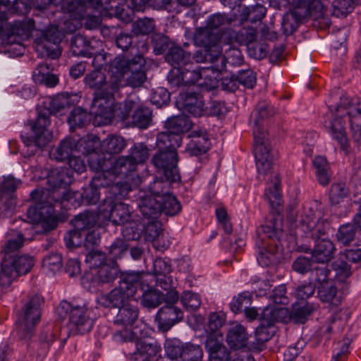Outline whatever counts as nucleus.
I'll list each match as a JSON object with an SVG mask.
<instances>
[{
	"mask_svg": "<svg viewBox=\"0 0 361 361\" xmlns=\"http://www.w3.org/2000/svg\"><path fill=\"white\" fill-rule=\"evenodd\" d=\"M47 5H61L63 11L69 13L75 18H80L85 15V6L78 0H47Z\"/></svg>",
	"mask_w": 361,
	"mask_h": 361,
	"instance_id": "46",
	"label": "nucleus"
},
{
	"mask_svg": "<svg viewBox=\"0 0 361 361\" xmlns=\"http://www.w3.org/2000/svg\"><path fill=\"white\" fill-rule=\"evenodd\" d=\"M313 166L318 183L323 186L328 185L331 181V174L326 159L322 156L316 157L313 160Z\"/></svg>",
	"mask_w": 361,
	"mask_h": 361,
	"instance_id": "42",
	"label": "nucleus"
},
{
	"mask_svg": "<svg viewBox=\"0 0 361 361\" xmlns=\"http://www.w3.org/2000/svg\"><path fill=\"white\" fill-rule=\"evenodd\" d=\"M75 138L66 137L62 140L54 150L51 152L52 159L63 161L70 159L73 151H75Z\"/></svg>",
	"mask_w": 361,
	"mask_h": 361,
	"instance_id": "41",
	"label": "nucleus"
},
{
	"mask_svg": "<svg viewBox=\"0 0 361 361\" xmlns=\"http://www.w3.org/2000/svg\"><path fill=\"white\" fill-rule=\"evenodd\" d=\"M137 166L128 155L119 156L112 163L109 172L114 176L126 177L137 171Z\"/></svg>",
	"mask_w": 361,
	"mask_h": 361,
	"instance_id": "30",
	"label": "nucleus"
},
{
	"mask_svg": "<svg viewBox=\"0 0 361 361\" xmlns=\"http://www.w3.org/2000/svg\"><path fill=\"white\" fill-rule=\"evenodd\" d=\"M98 219L97 214L92 211H85L76 215L73 219V225L75 229L85 231L93 228Z\"/></svg>",
	"mask_w": 361,
	"mask_h": 361,
	"instance_id": "48",
	"label": "nucleus"
},
{
	"mask_svg": "<svg viewBox=\"0 0 361 361\" xmlns=\"http://www.w3.org/2000/svg\"><path fill=\"white\" fill-rule=\"evenodd\" d=\"M288 314L286 308L266 307L263 309L259 319H263L270 324L275 325V322H283Z\"/></svg>",
	"mask_w": 361,
	"mask_h": 361,
	"instance_id": "54",
	"label": "nucleus"
},
{
	"mask_svg": "<svg viewBox=\"0 0 361 361\" xmlns=\"http://www.w3.org/2000/svg\"><path fill=\"white\" fill-rule=\"evenodd\" d=\"M275 114L274 106L264 102L257 104L256 109L252 112L250 122H253L254 129V153L256 159V166L259 178L267 180L266 176L271 173L272 169L274 155L271 151V146L267 133L263 127L264 121Z\"/></svg>",
	"mask_w": 361,
	"mask_h": 361,
	"instance_id": "3",
	"label": "nucleus"
},
{
	"mask_svg": "<svg viewBox=\"0 0 361 361\" xmlns=\"http://www.w3.org/2000/svg\"><path fill=\"white\" fill-rule=\"evenodd\" d=\"M73 181V176L68 169L56 168L47 176L49 188H68Z\"/></svg>",
	"mask_w": 361,
	"mask_h": 361,
	"instance_id": "32",
	"label": "nucleus"
},
{
	"mask_svg": "<svg viewBox=\"0 0 361 361\" xmlns=\"http://www.w3.org/2000/svg\"><path fill=\"white\" fill-rule=\"evenodd\" d=\"M152 121V112L149 108L143 106H135L132 115V123L134 126L146 129L149 127Z\"/></svg>",
	"mask_w": 361,
	"mask_h": 361,
	"instance_id": "49",
	"label": "nucleus"
},
{
	"mask_svg": "<svg viewBox=\"0 0 361 361\" xmlns=\"http://www.w3.org/2000/svg\"><path fill=\"white\" fill-rule=\"evenodd\" d=\"M318 296L323 302L334 305H338L341 302L340 297L338 296V289L332 281L318 286Z\"/></svg>",
	"mask_w": 361,
	"mask_h": 361,
	"instance_id": "47",
	"label": "nucleus"
},
{
	"mask_svg": "<svg viewBox=\"0 0 361 361\" xmlns=\"http://www.w3.org/2000/svg\"><path fill=\"white\" fill-rule=\"evenodd\" d=\"M75 151L88 157L97 152L101 147L99 137L92 134L87 135L78 140L75 139Z\"/></svg>",
	"mask_w": 361,
	"mask_h": 361,
	"instance_id": "36",
	"label": "nucleus"
},
{
	"mask_svg": "<svg viewBox=\"0 0 361 361\" xmlns=\"http://www.w3.org/2000/svg\"><path fill=\"white\" fill-rule=\"evenodd\" d=\"M165 59L174 68L182 69L190 63L191 54L180 47L174 46L169 49Z\"/></svg>",
	"mask_w": 361,
	"mask_h": 361,
	"instance_id": "31",
	"label": "nucleus"
},
{
	"mask_svg": "<svg viewBox=\"0 0 361 361\" xmlns=\"http://www.w3.org/2000/svg\"><path fill=\"white\" fill-rule=\"evenodd\" d=\"M89 121L87 113L81 107L74 108L70 113L67 121L73 131L75 128L84 127Z\"/></svg>",
	"mask_w": 361,
	"mask_h": 361,
	"instance_id": "56",
	"label": "nucleus"
},
{
	"mask_svg": "<svg viewBox=\"0 0 361 361\" xmlns=\"http://www.w3.org/2000/svg\"><path fill=\"white\" fill-rule=\"evenodd\" d=\"M314 240L315 245L311 252L314 262L324 264L330 262L336 250L334 243L320 238Z\"/></svg>",
	"mask_w": 361,
	"mask_h": 361,
	"instance_id": "24",
	"label": "nucleus"
},
{
	"mask_svg": "<svg viewBox=\"0 0 361 361\" xmlns=\"http://www.w3.org/2000/svg\"><path fill=\"white\" fill-rule=\"evenodd\" d=\"M355 0H334L332 3V14L337 18L346 17L353 10Z\"/></svg>",
	"mask_w": 361,
	"mask_h": 361,
	"instance_id": "64",
	"label": "nucleus"
},
{
	"mask_svg": "<svg viewBox=\"0 0 361 361\" xmlns=\"http://www.w3.org/2000/svg\"><path fill=\"white\" fill-rule=\"evenodd\" d=\"M34 264L33 257L28 255L4 256L1 263L0 286L8 287L16 278L29 273Z\"/></svg>",
	"mask_w": 361,
	"mask_h": 361,
	"instance_id": "11",
	"label": "nucleus"
},
{
	"mask_svg": "<svg viewBox=\"0 0 361 361\" xmlns=\"http://www.w3.org/2000/svg\"><path fill=\"white\" fill-rule=\"evenodd\" d=\"M340 99L339 104H333L331 99L328 102L329 109L339 116L349 117L353 140L357 144L361 140V105L351 104L350 98L345 95L336 96L335 100Z\"/></svg>",
	"mask_w": 361,
	"mask_h": 361,
	"instance_id": "13",
	"label": "nucleus"
},
{
	"mask_svg": "<svg viewBox=\"0 0 361 361\" xmlns=\"http://www.w3.org/2000/svg\"><path fill=\"white\" fill-rule=\"evenodd\" d=\"M100 194L99 190L90 183L87 187L83 188L82 192L74 191L73 193L74 200L72 202V205L79 207L82 204H96L99 200Z\"/></svg>",
	"mask_w": 361,
	"mask_h": 361,
	"instance_id": "29",
	"label": "nucleus"
},
{
	"mask_svg": "<svg viewBox=\"0 0 361 361\" xmlns=\"http://www.w3.org/2000/svg\"><path fill=\"white\" fill-rule=\"evenodd\" d=\"M47 206H52L54 209L56 204L61 205L64 202H73V191L68 190V188H49L47 189Z\"/></svg>",
	"mask_w": 361,
	"mask_h": 361,
	"instance_id": "37",
	"label": "nucleus"
},
{
	"mask_svg": "<svg viewBox=\"0 0 361 361\" xmlns=\"http://www.w3.org/2000/svg\"><path fill=\"white\" fill-rule=\"evenodd\" d=\"M283 234V221L279 214H270L264 224L257 229V260L262 266H269L274 262Z\"/></svg>",
	"mask_w": 361,
	"mask_h": 361,
	"instance_id": "6",
	"label": "nucleus"
},
{
	"mask_svg": "<svg viewBox=\"0 0 361 361\" xmlns=\"http://www.w3.org/2000/svg\"><path fill=\"white\" fill-rule=\"evenodd\" d=\"M332 120L329 122V128H330L331 133L334 139H335L341 146L342 150L346 154L360 150V142L357 144L354 142L355 145L353 147H351L347 137L345 130V121L343 120L344 116H339L334 112L331 111ZM353 142H355L353 140Z\"/></svg>",
	"mask_w": 361,
	"mask_h": 361,
	"instance_id": "16",
	"label": "nucleus"
},
{
	"mask_svg": "<svg viewBox=\"0 0 361 361\" xmlns=\"http://www.w3.org/2000/svg\"><path fill=\"white\" fill-rule=\"evenodd\" d=\"M20 183V180L9 176L4 178L0 185V202H4L2 206H0L2 214H7V212L15 206L16 201L13 194Z\"/></svg>",
	"mask_w": 361,
	"mask_h": 361,
	"instance_id": "20",
	"label": "nucleus"
},
{
	"mask_svg": "<svg viewBox=\"0 0 361 361\" xmlns=\"http://www.w3.org/2000/svg\"><path fill=\"white\" fill-rule=\"evenodd\" d=\"M121 272L117 265L105 264L92 271V281L99 286L109 284L113 283L116 279H119Z\"/></svg>",
	"mask_w": 361,
	"mask_h": 361,
	"instance_id": "26",
	"label": "nucleus"
},
{
	"mask_svg": "<svg viewBox=\"0 0 361 361\" xmlns=\"http://www.w3.org/2000/svg\"><path fill=\"white\" fill-rule=\"evenodd\" d=\"M93 47L91 42L85 36L78 34L72 37L71 51L75 56H91Z\"/></svg>",
	"mask_w": 361,
	"mask_h": 361,
	"instance_id": "43",
	"label": "nucleus"
},
{
	"mask_svg": "<svg viewBox=\"0 0 361 361\" xmlns=\"http://www.w3.org/2000/svg\"><path fill=\"white\" fill-rule=\"evenodd\" d=\"M114 225H123L133 219L132 214L128 204L119 202L109 219Z\"/></svg>",
	"mask_w": 361,
	"mask_h": 361,
	"instance_id": "55",
	"label": "nucleus"
},
{
	"mask_svg": "<svg viewBox=\"0 0 361 361\" xmlns=\"http://www.w3.org/2000/svg\"><path fill=\"white\" fill-rule=\"evenodd\" d=\"M228 109L226 103L219 99H212L204 106L203 116H215L219 118L224 117L228 113Z\"/></svg>",
	"mask_w": 361,
	"mask_h": 361,
	"instance_id": "58",
	"label": "nucleus"
},
{
	"mask_svg": "<svg viewBox=\"0 0 361 361\" xmlns=\"http://www.w3.org/2000/svg\"><path fill=\"white\" fill-rule=\"evenodd\" d=\"M145 274L144 271H123L119 276L118 286L107 294L101 295L97 300L99 305L115 310L132 302L137 288L144 289L142 281Z\"/></svg>",
	"mask_w": 361,
	"mask_h": 361,
	"instance_id": "8",
	"label": "nucleus"
},
{
	"mask_svg": "<svg viewBox=\"0 0 361 361\" xmlns=\"http://www.w3.org/2000/svg\"><path fill=\"white\" fill-rule=\"evenodd\" d=\"M260 320V324L255 330V342L253 343L254 348L257 350H263L264 343L269 341L276 333L275 325L270 324L263 319Z\"/></svg>",
	"mask_w": 361,
	"mask_h": 361,
	"instance_id": "34",
	"label": "nucleus"
},
{
	"mask_svg": "<svg viewBox=\"0 0 361 361\" xmlns=\"http://www.w3.org/2000/svg\"><path fill=\"white\" fill-rule=\"evenodd\" d=\"M158 150L153 154L151 163L157 172L162 173L171 180L180 181V175L177 166L178 156L177 148L181 145V140L177 135L158 133L157 137Z\"/></svg>",
	"mask_w": 361,
	"mask_h": 361,
	"instance_id": "7",
	"label": "nucleus"
},
{
	"mask_svg": "<svg viewBox=\"0 0 361 361\" xmlns=\"http://www.w3.org/2000/svg\"><path fill=\"white\" fill-rule=\"evenodd\" d=\"M35 21L32 19H28L23 21H15L11 29V34L8 36V40L16 39L19 41L28 39L31 36L34 29Z\"/></svg>",
	"mask_w": 361,
	"mask_h": 361,
	"instance_id": "33",
	"label": "nucleus"
},
{
	"mask_svg": "<svg viewBox=\"0 0 361 361\" xmlns=\"http://www.w3.org/2000/svg\"><path fill=\"white\" fill-rule=\"evenodd\" d=\"M114 317L112 322L114 325L122 326L123 330L117 331L114 334V338L118 342H127L135 338V333L128 327L131 326L137 320L139 317V308L133 304L126 303L114 310L112 312Z\"/></svg>",
	"mask_w": 361,
	"mask_h": 361,
	"instance_id": "12",
	"label": "nucleus"
},
{
	"mask_svg": "<svg viewBox=\"0 0 361 361\" xmlns=\"http://www.w3.org/2000/svg\"><path fill=\"white\" fill-rule=\"evenodd\" d=\"M56 313L62 320L69 317V335L85 334L90 332L93 326L92 311L85 305L73 306L68 301L63 300L56 308Z\"/></svg>",
	"mask_w": 361,
	"mask_h": 361,
	"instance_id": "9",
	"label": "nucleus"
},
{
	"mask_svg": "<svg viewBox=\"0 0 361 361\" xmlns=\"http://www.w3.org/2000/svg\"><path fill=\"white\" fill-rule=\"evenodd\" d=\"M317 307L318 305L310 302L302 305H294L289 314L290 319L295 324H305Z\"/></svg>",
	"mask_w": 361,
	"mask_h": 361,
	"instance_id": "40",
	"label": "nucleus"
},
{
	"mask_svg": "<svg viewBox=\"0 0 361 361\" xmlns=\"http://www.w3.org/2000/svg\"><path fill=\"white\" fill-rule=\"evenodd\" d=\"M131 345H135V350L134 351L126 350L129 358L132 360L137 361L139 357H144V359H150L157 355L161 350L160 346L157 345L156 343L149 341L145 339H138L137 336L135 334V338L132 341H128Z\"/></svg>",
	"mask_w": 361,
	"mask_h": 361,
	"instance_id": "19",
	"label": "nucleus"
},
{
	"mask_svg": "<svg viewBox=\"0 0 361 361\" xmlns=\"http://www.w3.org/2000/svg\"><path fill=\"white\" fill-rule=\"evenodd\" d=\"M205 347L209 355V361H228L230 352L217 338H213L212 335L207 336Z\"/></svg>",
	"mask_w": 361,
	"mask_h": 361,
	"instance_id": "28",
	"label": "nucleus"
},
{
	"mask_svg": "<svg viewBox=\"0 0 361 361\" xmlns=\"http://www.w3.org/2000/svg\"><path fill=\"white\" fill-rule=\"evenodd\" d=\"M323 4L319 0H293L288 13L302 23L312 15L320 14Z\"/></svg>",
	"mask_w": 361,
	"mask_h": 361,
	"instance_id": "18",
	"label": "nucleus"
},
{
	"mask_svg": "<svg viewBox=\"0 0 361 361\" xmlns=\"http://www.w3.org/2000/svg\"><path fill=\"white\" fill-rule=\"evenodd\" d=\"M182 350V361H202L203 358V350L200 345L186 343Z\"/></svg>",
	"mask_w": 361,
	"mask_h": 361,
	"instance_id": "62",
	"label": "nucleus"
},
{
	"mask_svg": "<svg viewBox=\"0 0 361 361\" xmlns=\"http://www.w3.org/2000/svg\"><path fill=\"white\" fill-rule=\"evenodd\" d=\"M177 104L179 109L194 116L200 117L204 114L205 104L200 92L186 91L180 93Z\"/></svg>",
	"mask_w": 361,
	"mask_h": 361,
	"instance_id": "15",
	"label": "nucleus"
},
{
	"mask_svg": "<svg viewBox=\"0 0 361 361\" xmlns=\"http://www.w3.org/2000/svg\"><path fill=\"white\" fill-rule=\"evenodd\" d=\"M25 241V238L21 232L13 231V236L8 237L2 247V252L5 255H12L11 253L20 250Z\"/></svg>",
	"mask_w": 361,
	"mask_h": 361,
	"instance_id": "59",
	"label": "nucleus"
},
{
	"mask_svg": "<svg viewBox=\"0 0 361 361\" xmlns=\"http://www.w3.org/2000/svg\"><path fill=\"white\" fill-rule=\"evenodd\" d=\"M244 58L238 48L230 47L222 54L221 48L219 49V57L216 65L213 66L214 71L221 73L226 69V63L238 66L243 63Z\"/></svg>",
	"mask_w": 361,
	"mask_h": 361,
	"instance_id": "27",
	"label": "nucleus"
},
{
	"mask_svg": "<svg viewBox=\"0 0 361 361\" xmlns=\"http://www.w3.org/2000/svg\"><path fill=\"white\" fill-rule=\"evenodd\" d=\"M275 178L276 180L266 189L264 193L265 198L268 200L272 208L281 205V202L280 180L278 179L277 175H275Z\"/></svg>",
	"mask_w": 361,
	"mask_h": 361,
	"instance_id": "63",
	"label": "nucleus"
},
{
	"mask_svg": "<svg viewBox=\"0 0 361 361\" xmlns=\"http://www.w3.org/2000/svg\"><path fill=\"white\" fill-rule=\"evenodd\" d=\"M267 13V8L262 4L256 3L250 6H245L240 13L241 21L256 23L262 20Z\"/></svg>",
	"mask_w": 361,
	"mask_h": 361,
	"instance_id": "50",
	"label": "nucleus"
},
{
	"mask_svg": "<svg viewBox=\"0 0 361 361\" xmlns=\"http://www.w3.org/2000/svg\"><path fill=\"white\" fill-rule=\"evenodd\" d=\"M84 81L87 86L94 90L90 109L91 114L94 116L109 114L111 111V106L114 102V93L121 87L119 77L113 75L106 80L103 72L100 70H94L86 75Z\"/></svg>",
	"mask_w": 361,
	"mask_h": 361,
	"instance_id": "5",
	"label": "nucleus"
},
{
	"mask_svg": "<svg viewBox=\"0 0 361 361\" xmlns=\"http://www.w3.org/2000/svg\"><path fill=\"white\" fill-rule=\"evenodd\" d=\"M63 35L59 30L57 26L51 25L49 27L42 35L41 40L42 42V47L45 50L46 54L51 59H56L59 57L61 52L53 47H49L47 43H51L54 46L59 44Z\"/></svg>",
	"mask_w": 361,
	"mask_h": 361,
	"instance_id": "22",
	"label": "nucleus"
},
{
	"mask_svg": "<svg viewBox=\"0 0 361 361\" xmlns=\"http://www.w3.org/2000/svg\"><path fill=\"white\" fill-rule=\"evenodd\" d=\"M128 152V156L137 166L145 163L149 157V149L143 142L135 143Z\"/></svg>",
	"mask_w": 361,
	"mask_h": 361,
	"instance_id": "57",
	"label": "nucleus"
},
{
	"mask_svg": "<svg viewBox=\"0 0 361 361\" xmlns=\"http://www.w3.org/2000/svg\"><path fill=\"white\" fill-rule=\"evenodd\" d=\"M54 209L52 206H47L44 202H35L30 205L26 212V221L31 224H38L45 215L53 214Z\"/></svg>",
	"mask_w": 361,
	"mask_h": 361,
	"instance_id": "39",
	"label": "nucleus"
},
{
	"mask_svg": "<svg viewBox=\"0 0 361 361\" xmlns=\"http://www.w3.org/2000/svg\"><path fill=\"white\" fill-rule=\"evenodd\" d=\"M111 106V111L109 114L99 116L100 117H105L110 118L112 116L117 117L121 121H125L128 118L130 114L135 109L136 102L130 99L125 100L123 103L119 104V106L112 111V106ZM97 117L98 116H95Z\"/></svg>",
	"mask_w": 361,
	"mask_h": 361,
	"instance_id": "53",
	"label": "nucleus"
},
{
	"mask_svg": "<svg viewBox=\"0 0 361 361\" xmlns=\"http://www.w3.org/2000/svg\"><path fill=\"white\" fill-rule=\"evenodd\" d=\"M137 204L142 215L147 219L156 220L161 213V202L151 195L140 194Z\"/></svg>",
	"mask_w": 361,
	"mask_h": 361,
	"instance_id": "21",
	"label": "nucleus"
},
{
	"mask_svg": "<svg viewBox=\"0 0 361 361\" xmlns=\"http://www.w3.org/2000/svg\"><path fill=\"white\" fill-rule=\"evenodd\" d=\"M161 206V212L167 216L177 215L181 210V204L176 196L172 193L159 200Z\"/></svg>",
	"mask_w": 361,
	"mask_h": 361,
	"instance_id": "61",
	"label": "nucleus"
},
{
	"mask_svg": "<svg viewBox=\"0 0 361 361\" xmlns=\"http://www.w3.org/2000/svg\"><path fill=\"white\" fill-rule=\"evenodd\" d=\"M193 41L196 46L210 49L214 55L219 54L221 46L219 37L216 34L212 32L208 28H198L196 30Z\"/></svg>",
	"mask_w": 361,
	"mask_h": 361,
	"instance_id": "23",
	"label": "nucleus"
},
{
	"mask_svg": "<svg viewBox=\"0 0 361 361\" xmlns=\"http://www.w3.org/2000/svg\"><path fill=\"white\" fill-rule=\"evenodd\" d=\"M192 126V123L190 118L185 114H180L169 118L165 122V127L168 130L166 132L161 133L168 135H177L182 140L181 134L189 131Z\"/></svg>",
	"mask_w": 361,
	"mask_h": 361,
	"instance_id": "25",
	"label": "nucleus"
},
{
	"mask_svg": "<svg viewBox=\"0 0 361 361\" xmlns=\"http://www.w3.org/2000/svg\"><path fill=\"white\" fill-rule=\"evenodd\" d=\"M176 183L173 180H169L167 177H156L153 182L150 183L148 186V190L152 194L151 196L161 199L165 196L171 193V183Z\"/></svg>",
	"mask_w": 361,
	"mask_h": 361,
	"instance_id": "45",
	"label": "nucleus"
},
{
	"mask_svg": "<svg viewBox=\"0 0 361 361\" xmlns=\"http://www.w3.org/2000/svg\"><path fill=\"white\" fill-rule=\"evenodd\" d=\"M247 339V332L241 324L231 327L227 332L226 341L231 348L238 349L246 346Z\"/></svg>",
	"mask_w": 361,
	"mask_h": 361,
	"instance_id": "35",
	"label": "nucleus"
},
{
	"mask_svg": "<svg viewBox=\"0 0 361 361\" xmlns=\"http://www.w3.org/2000/svg\"><path fill=\"white\" fill-rule=\"evenodd\" d=\"M70 97L67 93L56 95L52 98L49 107L38 106L36 109L37 117L35 120H28L30 132L20 134L25 147H30L28 156L34 155L40 148L46 146L50 141L47 127L50 124L49 116L70 106Z\"/></svg>",
	"mask_w": 361,
	"mask_h": 361,
	"instance_id": "2",
	"label": "nucleus"
},
{
	"mask_svg": "<svg viewBox=\"0 0 361 361\" xmlns=\"http://www.w3.org/2000/svg\"><path fill=\"white\" fill-rule=\"evenodd\" d=\"M190 141L188 143L186 152L191 156H199L207 152L209 149V139L195 131L190 135Z\"/></svg>",
	"mask_w": 361,
	"mask_h": 361,
	"instance_id": "38",
	"label": "nucleus"
},
{
	"mask_svg": "<svg viewBox=\"0 0 361 361\" xmlns=\"http://www.w3.org/2000/svg\"><path fill=\"white\" fill-rule=\"evenodd\" d=\"M137 53L129 57L124 55L116 56L111 62L109 71L120 80L127 75L126 84L132 87H140L147 81L146 60L144 54L148 51L149 46L145 41L137 45Z\"/></svg>",
	"mask_w": 361,
	"mask_h": 361,
	"instance_id": "4",
	"label": "nucleus"
},
{
	"mask_svg": "<svg viewBox=\"0 0 361 361\" xmlns=\"http://www.w3.org/2000/svg\"><path fill=\"white\" fill-rule=\"evenodd\" d=\"M320 203L318 201L305 203L299 212L296 221L298 227L312 239L319 238L324 235L329 226L326 220L322 219V212L319 209Z\"/></svg>",
	"mask_w": 361,
	"mask_h": 361,
	"instance_id": "10",
	"label": "nucleus"
},
{
	"mask_svg": "<svg viewBox=\"0 0 361 361\" xmlns=\"http://www.w3.org/2000/svg\"><path fill=\"white\" fill-rule=\"evenodd\" d=\"M353 202L360 206L353 222L340 226L336 234L337 241L343 245H350L355 239L357 233L361 231V191L354 194Z\"/></svg>",
	"mask_w": 361,
	"mask_h": 361,
	"instance_id": "14",
	"label": "nucleus"
},
{
	"mask_svg": "<svg viewBox=\"0 0 361 361\" xmlns=\"http://www.w3.org/2000/svg\"><path fill=\"white\" fill-rule=\"evenodd\" d=\"M183 319L182 310L172 305H165L161 307L155 317L158 329L164 333L167 332L175 324Z\"/></svg>",
	"mask_w": 361,
	"mask_h": 361,
	"instance_id": "17",
	"label": "nucleus"
},
{
	"mask_svg": "<svg viewBox=\"0 0 361 361\" xmlns=\"http://www.w3.org/2000/svg\"><path fill=\"white\" fill-rule=\"evenodd\" d=\"M43 304V297L39 294H34L30 297L18 314V336L26 345L30 355L39 357H44L47 354L56 338L52 328L47 326L42 330L38 341H32L35 326L41 319Z\"/></svg>",
	"mask_w": 361,
	"mask_h": 361,
	"instance_id": "1",
	"label": "nucleus"
},
{
	"mask_svg": "<svg viewBox=\"0 0 361 361\" xmlns=\"http://www.w3.org/2000/svg\"><path fill=\"white\" fill-rule=\"evenodd\" d=\"M126 140L118 135H109L101 142L102 150L109 154H120L126 147Z\"/></svg>",
	"mask_w": 361,
	"mask_h": 361,
	"instance_id": "44",
	"label": "nucleus"
},
{
	"mask_svg": "<svg viewBox=\"0 0 361 361\" xmlns=\"http://www.w3.org/2000/svg\"><path fill=\"white\" fill-rule=\"evenodd\" d=\"M144 231V225L133 219L123 225L121 233L126 240H138Z\"/></svg>",
	"mask_w": 361,
	"mask_h": 361,
	"instance_id": "52",
	"label": "nucleus"
},
{
	"mask_svg": "<svg viewBox=\"0 0 361 361\" xmlns=\"http://www.w3.org/2000/svg\"><path fill=\"white\" fill-rule=\"evenodd\" d=\"M141 40H139L135 42V45H133V37L131 34L121 32L117 35L114 39V43L116 46L121 49L123 51H127L128 50L130 51V54L133 56L135 53H137V44Z\"/></svg>",
	"mask_w": 361,
	"mask_h": 361,
	"instance_id": "60",
	"label": "nucleus"
},
{
	"mask_svg": "<svg viewBox=\"0 0 361 361\" xmlns=\"http://www.w3.org/2000/svg\"><path fill=\"white\" fill-rule=\"evenodd\" d=\"M145 290L142 298L141 305L147 309H153L159 306L164 302V293L155 288Z\"/></svg>",
	"mask_w": 361,
	"mask_h": 361,
	"instance_id": "51",
	"label": "nucleus"
}]
</instances>
